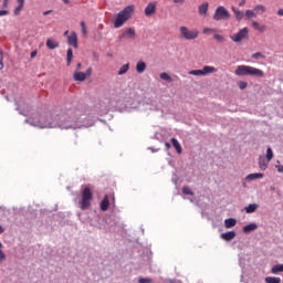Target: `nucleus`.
I'll use <instances>...</instances> for the list:
<instances>
[{"mask_svg": "<svg viewBox=\"0 0 283 283\" xmlns=\"http://www.w3.org/2000/svg\"><path fill=\"white\" fill-rule=\"evenodd\" d=\"M80 109L72 108L59 115H33L31 125L39 128L77 129L84 127Z\"/></svg>", "mask_w": 283, "mask_h": 283, "instance_id": "obj_1", "label": "nucleus"}, {"mask_svg": "<svg viewBox=\"0 0 283 283\" xmlns=\"http://www.w3.org/2000/svg\"><path fill=\"white\" fill-rule=\"evenodd\" d=\"M134 10H135L134 4H130L124 8L122 11H119L113 20L114 28H123V25H125V22L132 19V14H134Z\"/></svg>", "mask_w": 283, "mask_h": 283, "instance_id": "obj_2", "label": "nucleus"}, {"mask_svg": "<svg viewBox=\"0 0 283 283\" xmlns=\"http://www.w3.org/2000/svg\"><path fill=\"white\" fill-rule=\"evenodd\" d=\"M235 76H258L264 77V72L249 65H239L234 71Z\"/></svg>", "mask_w": 283, "mask_h": 283, "instance_id": "obj_3", "label": "nucleus"}, {"mask_svg": "<svg viewBox=\"0 0 283 283\" xmlns=\"http://www.w3.org/2000/svg\"><path fill=\"white\" fill-rule=\"evenodd\" d=\"M93 192L90 187H85L82 191L81 209L88 210L92 206Z\"/></svg>", "mask_w": 283, "mask_h": 283, "instance_id": "obj_4", "label": "nucleus"}, {"mask_svg": "<svg viewBox=\"0 0 283 283\" xmlns=\"http://www.w3.org/2000/svg\"><path fill=\"white\" fill-rule=\"evenodd\" d=\"M228 19H231V13L227 10V8L220 6L216 9L213 14L214 21H228Z\"/></svg>", "mask_w": 283, "mask_h": 283, "instance_id": "obj_5", "label": "nucleus"}, {"mask_svg": "<svg viewBox=\"0 0 283 283\" xmlns=\"http://www.w3.org/2000/svg\"><path fill=\"white\" fill-rule=\"evenodd\" d=\"M218 72V69L213 66L206 65L202 67V70H192L188 72V74L193 75V76H207L211 73Z\"/></svg>", "mask_w": 283, "mask_h": 283, "instance_id": "obj_6", "label": "nucleus"}, {"mask_svg": "<svg viewBox=\"0 0 283 283\" xmlns=\"http://www.w3.org/2000/svg\"><path fill=\"white\" fill-rule=\"evenodd\" d=\"M202 34H205L206 36H221L222 33L217 29L203 28Z\"/></svg>", "mask_w": 283, "mask_h": 283, "instance_id": "obj_7", "label": "nucleus"}, {"mask_svg": "<svg viewBox=\"0 0 283 283\" xmlns=\"http://www.w3.org/2000/svg\"><path fill=\"white\" fill-rule=\"evenodd\" d=\"M180 32H181L182 36H198V34H200V32H198V30L193 29V30L189 31V29H187V27H181Z\"/></svg>", "mask_w": 283, "mask_h": 283, "instance_id": "obj_8", "label": "nucleus"}, {"mask_svg": "<svg viewBox=\"0 0 283 283\" xmlns=\"http://www.w3.org/2000/svg\"><path fill=\"white\" fill-rule=\"evenodd\" d=\"M145 14L147 17H153V14H156V2H150L146 8H145Z\"/></svg>", "mask_w": 283, "mask_h": 283, "instance_id": "obj_9", "label": "nucleus"}, {"mask_svg": "<svg viewBox=\"0 0 283 283\" xmlns=\"http://www.w3.org/2000/svg\"><path fill=\"white\" fill-rule=\"evenodd\" d=\"M235 237H237V233L234 231H229L220 234V238L228 242L233 240Z\"/></svg>", "mask_w": 283, "mask_h": 283, "instance_id": "obj_10", "label": "nucleus"}, {"mask_svg": "<svg viewBox=\"0 0 283 283\" xmlns=\"http://www.w3.org/2000/svg\"><path fill=\"white\" fill-rule=\"evenodd\" d=\"M269 160L264 156H260L259 158V167L261 170L265 171L269 166Z\"/></svg>", "mask_w": 283, "mask_h": 283, "instance_id": "obj_11", "label": "nucleus"}, {"mask_svg": "<svg viewBox=\"0 0 283 283\" xmlns=\"http://www.w3.org/2000/svg\"><path fill=\"white\" fill-rule=\"evenodd\" d=\"M86 78H87V75H85V73H82V72L73 73V80L75 82H84Z\"/></svg>", "mask_w": 283, "mask_h": 283, "instance_id": "obj_12", "label": "nucleus"}, {"mask_svg": "<svg viewBox=\"0 0 283 283\" xmlns=\"http://www.w3.org/2000/svg\"><path fill=\"white\" fill-rule=\"evenodd\" d=\"M109 208V196L105 195V197L103 198L102 202H101V210L102 211H107Z\"/></svg>", "mask_w": 283, "mask_h": 283, "instance_id": "obj_13", "label": "nucleus"}, {"mask_svg": "<svg viewBox=\"0 0 283 283\" xmlns=\"http://www.w3.org/2000/svg\"><path fill=\"white\" fill-rule=\"evenodd\" d=\"M209 11V3L205 2L201 6H199V14L201 17H207V12Z\"/></svg>", "mask_w": 283, "mask_h": 283, "instance_id": "obj_14", "label": "nucleus"}, {"mask_svg": "<svg viewBox=\"0 0 283 283\" xmlns=\"http://www.w3.org/2000/svg\"><path fill=\"white\" fill-rule=\"evenodd\" d=\"M264 178V174H261V172H256V174H250L247 176V180L248 181H253V180H256V179H262Z\"/></svg>", "mask_w": 283, "mask_h": 283, "instance_id": "obj_15", "label": "nucleus"}, {"mask_svg": "<svg viewBox=\"0 0 283 283\" xmlns=\"http://www.w3.org/2000/svg\"><path fill=\"white\" fill-rule=\"evenodd\" d=\"M258 229L256 223H249L248 226L243 227V233H251Z\"/></svg>", "mask_w": 283, "mask_h": 283, "instance_id": "obj_16", "label": "nucleus"}, {"mask_svg": "<svg viewBox=\"0 0 283 283\" xmlns=\"http://www.w3.org/2000/svg\"><path fill=\"white\" fill-rule=\"evenodd\" d=\"M145 70H146V63L144 61H138L136 64V72L138 74H142L145 72Z\"/></svg>", "mask_w": 283, "mask_h": 283, "instance_id": "obj_17", "label": "nucleus"}, {"mask_svg": "<svg viewBox=\"0 0 283 283\" xmlns=\"http://www.w3.org/2000/svg\"><path fill=\"white\" fill-rule=\"evenodd\" d=\"M237 226V220L234 218H229L224 221L226 229H231Z\"/></svg>", "mask_w": 283, "mask_h": 283, "instance_id": "obj_18", "label": "nucleus"}, {"mask_svg": "<svg viewBox=\"0 0 283 283\" xmlns=\"http://www.w3.org/2000/svg\"><path fill=\"white\" fill-rule=\"evenodd\" d=\"M170 143H171L172 147L176 148L178 155H180L181 151H182V148H181L179 142H178L176 138H171V139H170Z\"/></svg>", "mask_w": 283, "mask_h": 283, "instance_id": "obj_19", "label": "nucleus"}, {"mask_svg": "<svg viewBox=\"0 0 283 283\" xmlns=\"http://www.w3.org/2000/svg\"><path fill=\"white\" fill-rule=\"evenodd\" d=\"M258 208L259 206L256 203H251L248 207H245L244 210L248 214H251V213H254Z\"/></svg>", "mask_w": 283, "mask_h": 283, "instance_id": "obj_20", "label": "nucleus"}, {"mask_svg": "<svg viewBox=\"0 0 283 283\" xmlns=\"http://www.w3.org/2000/svg\"><path fill=\"white\" fill-rule=\"evenodd\" d=\"M232 12H234L237 21H242V19H244V12L235 9L234 7H232Z\"/></svg>", "mask_w": 283, "mask_h": 283, "instance_id": "obj_21", "label": "nucleus"}, {"mask_svg": "<svg viewBox=\"0 0 283 283\" xmlns=\"http://www.w3.org/2000/svg\"><path fill=\"white\" fill-rule=\"evenodd\" d=\"M67 43L70 46H73L74 49L78 48L77 38L76 36H69Z\"/></svg>", "mask_w": 283, "mask_h": 283, "instance_id": "obj_22", "label": "nucleus"}, {"mask_svg": "<svg viewBox=\"0 0 283 283\" xmlns=\"http://www.w3.org/2000/svg\"><path fill=\"white\" fill-rule=\"evenodd\" d=\"M46 46L50 49V50H55L59 48V42L52 40V39H49L48 42H46Z\"/></svg>", "mask_w": 283, "mask_h": 283, "instance_id": "obj_23", "label": "nucleus"}, {"mask_svg": "<svg viewBox=\"0 0 283 283\" xmlns=\"http://www.w3.org/2000/svg\"><path fill=\"white\" fill-rule=\"evenodd\" d=\"M73 56H74L73 50H72V49H69V50H67V53H66V61H67L66 65H67V66H70V65L72 64Z\"/></svg>", "mask_w": 283, "mask_h": 283, "instance_id": "obj_24", "label": "nucleus"}, {"mask_svg": "<svg viewBox=\"0 0 283 283\" xmlns=\"http://www.w3.org/2000/svg\"><path fill=\"white\" fill-rule=\"evenodd\" d=\"M265 283H282L281 277H274V276H266Z\"/></svg>", "mask_w": 283, "mask_h": 283, "instance_id": "obj_25", "label": "nucleus"}, {"mask_svg": "<svg viewBox=\"0 0 283 283\" xmlns=\"http://www.w3.org/2000/svg\"><path fill=\"white\" fill-rule=\"evenodd\" d=\"M252 27L254 28V30H259V32H264V30H266V27L265 25H261L260 23L258 22H252Z\"/></svg>", "mask_w": 283, "mask_h": 283, "instance_id": "obj_26", "label": "nucleus"}, {"mask_svg": "<svg viewBox=\"0 0 283 283\" xmlns=\"http://www.w3.org/2000/svg\"><path fill=\"white\" fill-rule=\"evenodd\" d=\"M272 274H279L280 272H283V264L274 265L271 270Z\"/></svg>", "mask_w": 283, "mask_h": 283, "instance_id": "obj_27", "label": "nucleus"}, {"mask_svg": "<svg viewBox=\"0 0 283 283\" xmlns=\"http://www.w3.org/2000/svg\"><path fill=\"white\" fill-rule=\"evenodd\" d=\"M128 70H129V64H128V63L122 65L120 69H119V71H118V75H124V74H126V73L128 72Z\"/></svg>", "mask_w": 283, "mask_h": 283, "instance_id": "obj_28", "label": "nucleus"}, {"mask_svg": "<svg viewBox=\"0 0 283 283\" xmlns=\"http://www.w3.org/2000/svg\"><path fill=\"white\" fill-rule=\"evenodd\" d=\"M160 78L163 81H166L168 83H171L172 82V77L169 75V73H160Z\"/></svg>", "mask_w": 283, "mask_h": 283, "instance_id": "obj_29", "label": "nucleus"}, {"mask_svg": "<svg viewBox=\"0 0 283 283\" xmlns=\"http://www.w3.org/2000/svg\"><path fill=\"white\" fill-rule=\"evenodd\" d=\"M247 34H249V28H243L234 36H247Z\"/></svg>", "mask_w": 283, "mask_h": 283, "instance_id": "obj_30", "label": "nucleus"}, {"mask_svg": "<svg viewBox=\"0 0 283 283\" xmlns=\"http://www.w3.org/2000/svg\"><path fill=\"white\" fill-rule=\"evenodd\" d=\"M255 12H259L260 14H264V12H266V8L262 4H258L255 8H254Z\"/></svg>", "mask_w": 283, "mask_h": 283, "instance_id": "obj_31", "label": "nucleus"}, {"mask_svg": "<svg viewBox=\"0 0 283 283\" xmlns=\"http://www.w3.org/2000/svg\"><path fill=\"white\" fill-rule=\"evenodd\" d=\"M182 193L186 196H193V192L191 191V189L188 186L182 187Z\"/></svg>", "mask_w": 283, "mask_h": 283, "instance_id": "obj_32", "label": "nucleus"}, {"mask_svg": "<svg viewBox=\"0 0 283 283\" xmlns=\"http://www.w3.org/2000/svg\"><path fill=\"white\" fill-rule=\"evenodd\" d=\"M273 158V150L272 148H266V160L271 161Z\"/></svg>", "mask_w": 283, "mask_h": 283, "instance_id": "obj_33", "label": "nucleus"}, {"mask_svg": "<svg viewBox=\"0 0 283 283\" xmlns=\"http://www.w3.org/2000/svg\"><path fill=\"white\" fill-rule=\"evenodd\" d=\"M255 17V12L253 10L245 11V19H253Z\"/></svg>", "mask_w": 283, "mask_h": 283, "instance_id": "obj_34", "label": "nucleus"}, {"mask_svg": "<svg viewBox=\"0 0 283 283\" xmlns=\"http://www.w3.org/2000/svg\"><path fill=\"white\" fill-rule=\"evenodd\" d=\"M251 57L254 60L265 59V56L262 55L260 52L252 54Z\"/></svg>", "mask_w": 283, "mask_h": 283, "instance_id": "obj_35", "label": "nucleus"}, {"mask_svg": "<svg viewBox=\"0 0 283 283\" xmlns=\"http://www.w3.org/2000/svg\"><path fill=\"white\" fill-rule=\"evenodd\" d=\"M80 25H81V30H82V34H87V28H85V22L84 21H82L81 23H80Z\"/></svg>", "mask_w": 283, "mask_h": 283, "instance_id": "obj_36", "label": "nucleus"}, {"mask_svg": "<svg viewBox=\"0 0 283 283\" xmlns=\"http://www.w3.org/2000/svg\"><path fill=\"white\" fill-rule=\"evenodd\" d=\"M138 283H153V280L148 277H142L138 280Z\"/></svg>", "mask_w": 283, "mask_h": 283, "instance_id": "obj_37", "label": "nucleus"}, {"mask_svg": "<svg viewBox=\"0 0 283 283\" xmlns=\"http://www.w3.org/2000/svg\"><path fill=\"white\" fill-rule=\"evenodd\" d=\"M248 85H249V84H248L247 82H243V81H240V82H239V87H240L241 90L247 88Z\"/></svg>", "mask_w": 283, "mask_h": 283, "instance_id": "obj_38", "label": "nucleus"}, {"mask_svg": "<svg viewBox=\"0 0 283 283\" xmlns=\"http://www.w3.org/2000/svg\"><path fill=\"white\" fill-rule=\"evenodd\" d=\"M21 10H23V6L19 4L15 9H14V14H19L21 12Z\"/></svg>", "mask_w": 283, "mask_h": 283, "instance_id": "obj_39", "label": "nucleus"}, {"mask_svg": "<svg viewBox=\"0 0 283 283\" xmlns=\"http://www.w3.org/2000/svg\"><path fill=\"white\" fill-rule=\"evenodd\" d=\"M231 39H232L233 42L240 43L243 38L242 36H232Z\"/></svg>", "mask_w": 283, "mask_h": 283, "instance_id": "obj_40", "label": "nucleus"}, {"mask_svg": "<svg viewBox=\"0 0 283 283\" xmlns=\"http://www.w3.org/2000/svg\"><path fill=\"white\" fill-rule=\"evenodd\" d=\"M126 34H128L129 36H134L136 34V31H134V29H128L126 31Z\"/></svg>", "mask_w": 283, "mask_h": 283, "instance_id": "obj_41", "label": "nucleus"}, {"mask_svg": "<svg viewBox=\"0 0 283 283\" xmlns=\"http://www.w3.org/2000/svg\"><path fill=\"white\" fill-rule=\"evenodd\" d=\"M92 72H93V69L92 67H88L86 70V73H84L86 75V77L91 76L92 75Z\"/></svg>", "mask_w": 283, "mask_h": 283, "instance_id": "obj_42", "label": "nucleus"}, {"mask_svg": "<svg viewBox=\"0 0 283 283\" xmlns=\"http://www.w3.org/2000/svg\"><path fill=\"white\" fill-rule=\"evenodd\" d=\"M277 172L283 174V165H276Z\"/></svg>", "mask_w": 283, "mask_h": 283, "instance_id": "obj_43", "label": "nucleus"}, {"mask_svg": "<svg viewBox=\"0 0 283 283\" xmlns=\"http://www.w3.org/2000/svg\"><path fill=\"white\" fill-rule=\"evenodd\" d=\"M0 54L2 55V51H0ZM3 69V57H0V70Z\"/></svg>", "mask_w": 283, "mask_h": 283, "instance_id": "obj_44", "label": "nucleus"}, {"mask_svg": "<svg viewBox=\"0 0 283 283\" xmlns=\"http://www.w3.org/2000/svg\"><path fill=\"white\" fill-rule=\"evenodd\" d=\"M8 14V10H0V17H6Z\"/></svg>", "mask_w": 283, "mask_h": 283, "instance_id": "obj_45", "label": "nucleus"}, {"mask_svg": "<svg viewBox=\"0 0 283 283\" xmlns=\"http://www.w3.org/2000/svg\"><path fill=\"white\" fill-rule=\"evenodd\" d=\"M216 40H217L218 43H221V42L224 41V38L223 36H217Z\"/></svg>", "mask_w": 283, "mask_h": 283, "instance_id": "obj_46", "label": "nucleus"}, {"mask_svg": "<svg viewBox=\"0 0 283 283\" xmlns=\"http://www.w3.org/2000/svg\"><path fill=\"white\" fill-rule=\"evenodd\" d=\"M6 260V254L0 250V262Z\"/></svg>", "mask_w": 283, "mask_h": 283, "instance_id": "obj_47", "label": "nucleus"}, {"mask_svg": "<svg viewBox=\"0 0 283 283\" xmlns=\"http://www.w3.org/2000/svg\"><path fill=\"white\" fill-rule=\"evenodd\" d=\"M17 2L19 3V6H25V0H17Z\"/></svg>", "mask_w": 283, "mask_h": 283, "instance_id": "obj_48", "label": "nucleus"}, {"mask_svg": "<svg viewBox=\"0 0 283 283\" xmlns=\"http://www.w3.org/2000/svg\"><path fill=\"white\" fill-rule=\"evenodd\" d=\"M44 17H48V14H52V10H48L43 12Z\"/></svg>", "mask_w": 283, "mask_h": 283, "instance_id": "obj_49", "label": "nucleus"}, {"mask_svg": "<svg viewBox=\"0 0 283 283\" xmlns=\"http://www.w3.org/2000/svg\"><path fill=\"white\" fill-rule=\"evenodd\" d=\"M36 54H38V52L34 50V51H32V53H31V59H34L35 56H36Z\"/></svg>", "mask_w": 283, "mask_h": 283, "instance_id": "obj_50", "label": "nucleus"}, {"mask_svg": "<svg viewBox=\"0 0 283 283\" xmlns=\"http://www.w3.org/2000/svg\"><path fill=\"white\" fill-rule=\"evenodd\" d=\"M1 233H6V228H3L2 226H0V234Z\"/></svg>", "mask_w": 283, "mask_h": 283, "instance_id": "obj_51", "label": "nucleus"}, {"mask_svg": "<svg viewBox=\"0 0 283 283\" xmlns=\"http://www.w3.org/2000/svg\"><path fill=\"white\" fill-rule=\"evenodd\" d=\"M245 3H247V0H241L240 3H239V6L242 7V6H244Z\"/></svg>", "mask_w": 283, "mask_h": 283, "instance_id": "obj_52", "label": "nucleus"}, {"mask_svg": "<svg viewBox=\"0 0 283 283\" xmlns=\"http://www.w3.org/2000/svg\"><path fill=\"white\" fill-rule=\"evenodd\" d=\"M277 14H279V17H283V9H280V10L277 11Z\"/></svg>", "mask_w": 283, "mask_h": 283, "instance_id": "obj_53", "label": "nucleus"}, {"mask_svg": "<svg viewBox=\"0 0 283 283\" xmlns=\"http://www.w3.org/2000/svg\"><path fill=\"white\" fill-rule=\"evenodd\" d=\"M165 147H166V149H170V148H171L170 143H166V144H165Z\"/></svg>", "mask_w": 283, "mask_h": 283, "instance_id": "obj_54", "label": "nucleus"}, {"mask_svg": "<svg viewBox=\"0 0 283 283\" xmlns=\"http://www.w3.org/2000/svg\"><path fill=\"white\" fill-rule=\"evenodd\" d=\"M185 0H174V3H184Z\"/></svg>", "mask_w": 283, "mask_h": 283, "instance_id": "obj_55", "label": "nucleus"}, {"mask_svg": "<svg viewBox=\"0 0 283 283\" xmlns=\"http://www.w3.org/2000/svg\"><path fill=\"white\" fill-rule=\"evenodd\" d=\"M82 67V64L81 63H77V71H80Z\"/></svg>", "mask_w": 283, "mask_h": 283, "instance_id": "obj_56", "label": "nucleus"}, {"mask_svg": "<svg viewBox=\"0 0 283 283\" xmlns=\"http://www.w3.org/2000/svg\"><path fill=\"white\" fill-rule=\"evenodd\" d=\"M3 6H4V7L8 6V0H4V1H3Z\"/></svg>", "mask_w": 283, "mask_h": 283, "instance_id": "obj_57", "label": "nucleus"}, {"mask_svg": "<svg viewBox=\"0 0 283 283\" xmlns=\"http://www.w3.org/2000/svg\"><path fill=\"white\" fill-rule=\"evenodd\" d=\"M64 3L69 4L70 0H62Z\"/></svg>", "mask_w": 283, "mask_h": 283, "instance_id": "obj_58", "label": "nucleus"}, {"mask_svg": "<svg viewBox=\"0 0 283 283\" xmlns=\"http://www.w3.org/2000/svg\"><path fill=\"white\" fill-rule=\"evenodd\" d=\"M67 34H69V31H65V32H64V36H67Z\"/></svg>", "mask_w": 283, "mask_h": 283, "instance_id": "obj_59", "label": "nucleus"}, {"mask_svg": "<svg viewBox=\"0 0 283 283\" xmlns=\"http://www.w3.org/2000/svg\"><path fill=\"white\" fill-rule=\"evenodd\" d=\"M187 39H188V40H190V39H195V36H187Z\"/></svg>", "mask_w": 283, "mask_h": 283, "instance_id": "obj_60", "label": "nucleus"}, {"mask_svg": "<svg viewBox=\"0 0 283 283\" xmlns=\"http://www.w3.org/2000/svg\"><path fill=\"white\" fill-rule=\"evenodd\" d=\"M0 249H2V244H1V242H0Z\"/></svg>", "mask_w": 283, "mask_h": 283, "instance_id": "obj_61", "label": "nucleus"}]
</instances>
